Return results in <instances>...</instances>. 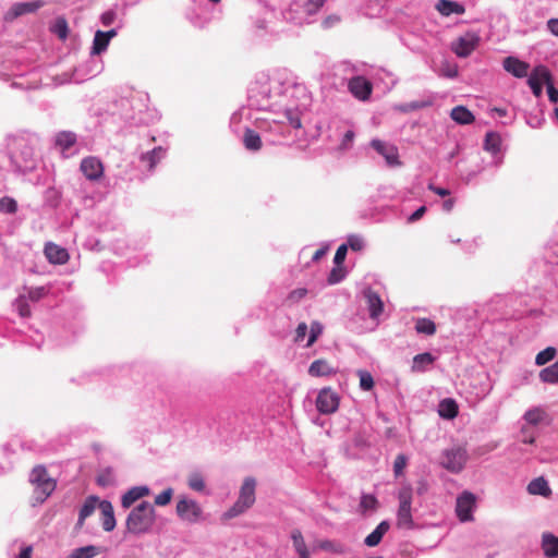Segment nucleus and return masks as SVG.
Returning <instances> with one entry per match:
<instances>
[{
	"mask_svg": "<svg viewBox=\"0 0 558 558\" xmlns=\"http://www.w3.org/2000/svg\"><path fill=\"white\" fill-rule=\"evenodd\" d=\"M247 102L264 112L255 122L268 135L266 140L281 144L291 129L301 128V116L312 106V94L290 71L281 69L271 75L259 74L248 88Z\"/></svg>",
	"mask_w": 558,
	"mask_h": 558,
	"instance_id": "obj_1",
	"label": "nucleus"
},
{
	"mask_svg": "<svg viewBox=\"0 0 558 558\" xmlns=\"http://www.w3.org/2000/svg\"><path fill=\"white\" fill-rule=\"evenodd\" d=\"M37 138L31 135H15L8 143L9 157L13 170L17 173H27L36 169L37 156L35 153Z\"/></svg>",
	"mask_w": 558,
	"mask_h": 558,
	"instance_id": "obj_2",
	"label": "nucleus"
},
{
	"mask_svg": "<svg viewBox=\"0 0 558 558\" xmlns=\"http://www.w3.org/2000/svg\"><path fill=\"white\" fill-rule=\"evenodd\" d=\"M326 0H293L282 12L283 19L294 25L311 24Z\"/></svg>",
	"mask_w": 558,
	"mask_h": 558,
	"instance_id": "obj_3",
	"label": "nucleus"
},
{
	"mask_svg": "<svg viewBox=\"0 0 558 558\" xmlns=\"http://www.w3.org/2000/svg\"><path fill=\"white\" fill-rule=\"evenodd\" d=\"M156 521V511L151 504L142 501L133 508L126 518L128 532L134 535L148 533Z\"/></svg>",
	"mask_w": 558,
	"mask_h": 558,
	"instance_id": "obj_4",
	"label": "nucleus"
},
{
	"mask_svg": "<svg viewBox=\"0 0 558 558\" xmlns=\"http://www.w3.org/2000/svg\"><path fill=\"white\" fill-rule=\"evenodd\" d=\"M175 513L182 522L191 525L201 524L207 519L202 505L187 495L178 497Z\"/></svg>",
	"mask_w": 558,
	"mask_h": 558,
	"instance_id": "obj_5",
	"label": "nucleus"
},
{
	"mask_svg": "<svg viewBox=\"0 0 558 558\" xmlns=\"http://www.w3.org/2000/svg\"><path fill=\"white\" fill-rule=\"evenodd\" d=\"M413 489L404 485L398 493L399 507L397 511V525L400 529L411 530L414 526L412 517Z\"/></svg>",
	"mask_w": 558,
	"mask_h": 558,
	"instance_id": "obj_6",
	"label": "nucleus"
},
{
	"mask_svg": "<svg viewBox=\"0 0 558 558\" xmlns=\"http://www.w3.org/2000/svg\"><path fill=\"white\" fill-rule=\"evenodd\" d=\"M469 460V453L463 446H452L442 450L440 454V465L450 473H460Z\"/></svg>",
	"mask_w": 558,
	"mask_h": 558,
	"instance_id": "obj_7",
	"label": "nucleus"
},
{
	"mask_svg": "<svg viewBox=\"0 0 558 558\" xmlns=\"http://www.w3.org/2000/svg\"><path fill=\"white\" fill-rule=\"evenodd\" d=\"M29 481L36 486L35 498L39 502H44L56 489V482L48 476L47 470L43 465L33 469Z\"/></svg>",
	"mask_w": 558,
	"mask_h": 558,
	"instance_id": "obj_8",
	"label": "nucleus"
},
{
	"mask_svg": "<svg viewBox=\"0 0 558 558\" xmlns=\"http://www.w3.org/2000/svg\"><path fill=\"white\" fill-rule=\"evenodd\" d=\"M11 81V87L13 88H21V89H35L38 88L41 85H48V83H44L43 77L40 75V72L36 69L27 72V73H0V77L3 81Z\"/></svg>",
	"mask_w": 558,
	"mask_h": 558,
	"instance_id": "obj_9",
	"label": "nucleus"
},
{
	"mask_svg": "<svg viewBox=\"0 0 558 558\" xmlns=\"http://www.w3.org/2000/svg\"><path fill=\"white\" fill-rule=\"evenodd\" d=\"M147 96L143 94H136L130 99L123 100V106H129L132 109V113H126L125 119L134 125L144 124L149 121V113L147 111Z\"/></svg>",
	"mask_w": 558,
	"mask_h": 558,
	"instance_id": "obj_10",
	"label": "nucleus"
},
{
	"mask_svg": "<svg viewBox=\"0 0 558 558\" xmlns=\"http://www.w3.org/2000/svg\"><path fill=\"white\" fill-rule=\"evenodd\" d=\"M340 404L339 395L329 387L323 388L316 398L317 411L322 414L335 413Z\"/></svg>",
	"mask_w": 558,
	"mask_h": 558,
	"instance_id": "obj_11",
	"label": "nucleus"
},
{
	"mask_svg": "<svg viewBox=\"0 0 558 558\" xmlns=\"http://www.w3.org/2000/svg\"><path fill=\"white\" fill-rule=\"evenodd\" d=\"M475 502L476 497L471 492L464 490L458 496L456 501V513L461 522H470L473 520Z\"/></svg>",
	"mask_w": 558,
	"mask_h": 558,
	"instance_id": "obj_12",
	"label": "nucleus"
},
{
	"mask_svg": "<svg viewBox=\"0 0 558 558\" xmlns=\"http://www.w3.org/2000/svg\"><path fill=\"white\" fill-rule=\"evenodd\" d=\"M478 43L480 36L468 32L452 44L451 49L459 58H466L476 49Z\"/></svg>",
	"mask_w": 558,
	"mask_h": 558,
	"instance_id": "obj_13",
	"label": "nucleus"
},
{
	"mask_svg": "<svg viewBox=\"0 0 558 558\" xmlns=\"http://www.w3.org/2000/svg\"><path fill=\"white\" fill-rule=\"evenodd\" d=\"M166 157V149L161 146L154 147L151 150L142 153L140 155L138 168L141 171L146 172L147 175L151 174L156 166Z\"/></svg>",
	"mask_w": 558,
	"mask_h": 558,
	"instance_id": "obj_14",
	"label": "nucleus"
},
{
	"mask_svg": "<svg viewBox=\"0 0 558 558\" xmlns=\"http://www.w3.org/2000/svg\"><path fill=\"white\" fill-rule=\"evenodd\" d=\"M80 169L84 177L89 181H98L104 175V165L95 156H88L82 159Z\"/></svg>",
	"mask_w": 558,
	"mask_h": 558,
	"instance_id": "obj_15",
	"label": "nucleus"
},
{
	"mask_svg": "<svg viewBox=\"0 0 558 558\" xmlns=\"http://www.w3.org/2000/svg\"><path fill=\"white\" fill-rule=\"evenodd\" d=\"M369 318L378 320L384 312V302L380 295L372 288H365L362 292Z\"/></svg>",
	"mask_w": 558,
	"mask_h": 558,
	"instance_id": "obj_16",
	"label": "nucleus"
},
{
	"mask_svg": "<svg viewBox=\"0 0 558 558\" xmlns=\"http://www.w3.org/2000/svg\"><path fill=\"white\" fill-rule=\"evenodd\" d=\"M550 81V73L547 68L539 65L536 66L527 78V84L531 87L535 97H541L543 93V84Z\"/></svg>",
	"mask_w": 558,
	"mask_h": 558,
	"instance_id": "obj_17",
	"label": "nucleus"
},
{
	"mask_svg": "<svg viewBox=\"0 0 558 558\" xmlns=\"http://www.w3.org/2000/svg\"><path fill=\"white\" fill-rule=\"evenodd\" d=\"M348 88L350 93L360 100H366L372 94V84L364 76H354L349 80Z\"/></svg>",
	"mask_w": 558,
	"mask_h": 558,
	"instance_id": "obj_18",
	"label": "nucleus"
},
{
	"mask_svg": "<svg viewBox=\"0 0 558 558\" xmlns=\"http://www.w3.org/2000/svg\"><path fill=\"white\" fill-rule=\"evenodd\" d=\"M371 146L379 154L381 155L387 165L389 166H399V155L398 149L396 146L388 144L384 141H380L378 138H375L371 142Z\"/></svg>",
	"mask_w": 558,
	"mask_h": 558,
	"instance_id": "obj_19",
	"label": "nucleus"
},
{
	"mask_svg": "<svg viewBox=\"0 0 558 558\" xmlns=\"http://www.w3.org/2000/svg\"><path fill=\"white\" fill-rule=\"evenodd\" d=\"M41 7H43L41 1L17 2V3L12 4V7L5 12L3 19L7 22H11L19 16L35 12L36 10H38Z\"/></svg>",
	"mask_w": 558,
	"mask_h": 558,
	"instance_id": "obj_20",
	"label": "nucleus"
},
{
	"mask_svg": "<svg viewBox=\"0 0 558 558\" xmlns=\"http://www.w3.org/2000/svg\"><path fill=\"white\" fill-rule=\"evenodd\" d=\"M255 489H256V481L254 477H245L240 492L239 497L236 501H239L241 505L250 509L254 502H255Z\"/></svg>",
	"mask_w": 558,
	"mask_h": 558,
	"instance_id": "obj_21",
	"label": "nucleus"
},
{
	"mask_svg": "<svg viewBox=\"0 0 558 558\" xmlns=\"http://www.w3.org/2000/svg\"><path fill=\"white\" fill-rule=\"evenodd\" d=\"M100 501L101 500L95 495H90L84 500V504L78 510V518L75 524L76 530L83 527L85 520L89 518L97 508H99Z\"/></svg>",
	"mask_w": 558,
	"mask_h": 558,
	"instance_id": "obj_22",
	"label": "nucleus"
},
{
	"mask_svg": "<svg viewBox=\"0 0 558 558\" xmlns=\"http://www.w3.org/2000/svg\"><path fill=\"white\" fill-rule=\"evenodd\" d=\"M150 489L146 485L133 486L128 489L121 497V506L124 509H129L134 502L143 497L148 496Z\"/></svg>",
	"mask_w": 558,
	"mask_h": 558,
	"instance_id": "obj_23",
	"label": "nucleus"
},
{
	"mask_svg": "<svg viewBox=\"0 0 558 558\" xmlns=\"http://www.w3.org/2000/svg\"><path fill=\"white\" fill-rule=\"evenodd\" d=\"M44 253L51 264L62 265L65 264L69 259L68 251L51 242L45 245Z\"/></svg>",
	"mask_w": 558,
	"mask_h": 558,
	"instance_id": "obj_24",
	"label": "nucleus"
},
{
	"mask_svg": "<svg viewBox=\"0 0 558 558\" xmlns=\"http://www.w3.org/2000/svg\"><path fill=\"white\" fill-rule=\"evenodd\" d=\"M99 510L101 513V526L106 532L114 530L117 521L114 518V511L112 504L109 500H101L99 504Z\"/></svg>",
	"mask_w": 558,
	"mask_h": 558,
	"instance_id": "obj_25",
	"label": "nucleus"
},
{
	"mask_svg": "<svg viewBox=\"0 0 558 558\" xmlns=\"http://www.w3.org/2000/svg\"><path fill=\"white\" fill-rule=\"evenodd\" d=\"M502 64L504 69L515 77L522 78L529 73L530 65L515 57H507Z\"/></svg>",
	"mask_w": 558,
	"mask_h": 558,
	"instance_id": "obj_26",
	"label": "nucleus"
},
{
	"mask_svg": "<svg viewBox=\"0 0 558 558\" xmlns=\"http://www.w3.org/2000/svg\"><path fill=\"white\" fill-rule=\"evenodd\" d=\"M77 136L72 131H61L54 135V145L60 151L68 156L66 153L76 144Z\"/></svg>",
	"mask_w": 558,
	"mask_h": 558,
	"instance_id": "obj_27",
	"label": "nucleus"
},
{
	"mask_svg": "<svg viewBox=\"0 0 558 558\" xmlns=\"http://www.w3.org/2000/svg\"><path fill=\"white\" fill-rule=\"evenodd\" d=\"M530 495L549 498L553 494L548 481L544 476L533 478L526 486Z\"/></svg>",
	"mask_w": 558,
	"mask_h": 558,
	"instance_id": "obj_28",
	"label": "nucleus"
},
{
	"mask_svg": "<svg viewBox=\"0 0 558 558\" xmlns=\"http://www.w3.org/2000/svg\"><path fill=\"white\" fill-rule=\"evenodd\" d=\"M542 550L547 558H558V536L544 532L541 541Z\"/></svg>",
	"mask_w": 558,
	"mask_h": 558,
	"instance_id": "obj_29",
	"label": "nucleus"
},
{
	"mask_svg": "<svg viewBox=\"0 0 558 558\" xmlns=\"http://www.w3.org/2000/svg\"><path fill=\"white\" fill-rule=\"evenodd\" d=\"M435 8L442 16L462 15L465 13L464 5L452 0H438Z\"/></svg>",
	"mask_w": 558,
	"mask_h": 558,
	"instance_id": "obj_30",
	"label": "nucleus"
},
{
	"mask_svg": "<svg viewBox=\"0 0 558 558\" xmlns=\"http://www.w3.org/2000/svg\"><path fill=\"white\" fill-rule=\"evenodd\" d=\"M524 424L536 427L548 418V414L542 407H533L523 414Z\"/></svg>",
	"mask_w": 558,
	"mask_h": 558,
	"instance_id": "obj_31",
	"label": "nucleus"
},
{
	"mask_svg": "<svg viewBox=\"0 0 558 558\" xmlns=\"http://www.w3.org/2000/svg\"><path fill=\"white\" fill-rule=\"evenodd\" d=\"M308 374L313 377H325L336 374V369L326 360L319 359L312 362Z\"/></svg>",
	"mask_w": 558,
	"mask_h": 558,
	"instance_id": "obj_32",
	"label": "nucleus"
},
{
	"mask_svg": "<svg viewBox=\"0 0 558 558\" xmlns=\"http://www.w3.org/2000/svg\"><path fill=\"white\" fill-rule=\"evenodd\" d=\"M389 527H390V524L388 521H386V520L381 521L375 527V530L365 537L364 544L368 547L377 546L381 542L383 536L388 532Z\"/></svg>",
	"mask_w": 558,
	"mask_h": 558,
	"instance_id": "obj_33",
	"label": "nucleus"
},
{
	"mask_svg": "<svg viewBox=\"0 0 558 558\" xmlns=\"http://www.w3.org/2000/svg\"><path fill=\"white\" fill-rule=\"evenodd\" d=\"M459 413V408L456 400L446 398L438 404V414L446 420H453Z\"/></svg>",
	"mask_w": 558,
	"mask_h": 558,
	"instance_id": "obj_34",
	"label": "nucleus"
},
{
	"mask_svg": "<svg viewBox=\"0 0 558 558\" xmlns=\"http://www.w3.org/2000/svg\"><path fill=\"white\" fill-rule=\"evenodd\" d=\"M242 142L244 147L250 151H258L262 148L260 135L247 126H245Z\"/></svg>",
	"mask_w": 558,
	"mask_h": 558,
	"instance_id": "obj_35",
	"label": "nucleus"
},
{
	"mask_svg": "<svg viewBox=\"0 0 558 558\" xmlns=\"http://www.w3.org/2000/svg\"><path fill=\"white\" fill-rule=\"evenodd\" d=\"M291 539L293 543L294 550L298 554V558H311V554L304 542V537L300 530L294 529L291 531Z\"/></svg>",
	"mask_w": 558,
	"mask_h": 558,
	"instance_id": "obj_36",
	"label": "nucleus"
},
{
	"mask_svg": "<svg viewBox=\"0 0 558 558\" xmlns=\"http://www.w3.org/2000/svg\"><path fill=\"white\" fill-rule=\"evenodd\" d=\"M451 119L458 124L466 125L474 121V114L464 106H457L450 112Z\"/></svg>",
	"mask_w": 558,
	"mask_h": 558,
	"instance_id": "obj_37",
	"label": "nucleus"
},
{
	"mask_svg": "<svg viewBox=\"0 0 558 558\" xmlns=\"http://www.w3.org/2000/svg\"><path fill=\"white\" fill-rule=\"evenodd\" d=\"M187 486L193 492L204 493L206 488V483L203 473L197 470L192 471L187 475Z\"/></svg>",
	"mask_w": 558,
	"mask_h": 558,
	"instance_id": "obj_38",
	"label": "nucleus"
},
{
	"mask_svg": "<svg viewBox=\"0 0 558 558\" xmlns=\"http://www.w3.org/2000/svg\"><path fill=\"white\" fill-rule=\"evenodd\" d=\"M109 41L105 37L104 31H96L93 39V45L90 49L92 56H99L105 52L109 46Z\"/></svg>",
	"mask_w": 558,
	"mask_h": 558,
	"instance_id": "obj_39",
	"label": "nucleus"
},
{
	"mask_svg": "<svg viewBox=\"0 0 558 558\" xmlns=\"http://www.w3.org/2000/svg\"><path fill=\"white\" fill-rule=\"evenodd\" d=\"M434 361L435 357L429 352L416 354L413 357L412 369L415 372H424L429 365L434 363Z\"/></svg>",
	"mask_w": 558,
	"mask_h": 558,
	"instance_id": "obj_40",
	"label": "nucleus"
},
{
	"mask_svg": "<svg viewBox=\"0 0 558 558\" xmlns=\"http://www.w3.org/2000/svg\"><path fill=\"white\" fill-rule=\"evenodd\" d=\"M100 553V549L94 545H87L74 548L66 558H94Z\"/></svg>",
	"mask_w": 558,
	"mask_h": 558,
	"instance_id": "obj_41",
	"label": "nucleus"
},
{
	"mask_svg": "<svg viewBox=\"0 0 558 558\" xmlns=\"http://www.w3.org/2000/svg\"><path fill=\"white\" fill-rule=\"evenodd\" d=\"M539 379L546 384H558V361L539 372Z\"/></svg>",
	"mask_w": 558,
	"mask_h": 558,
	"instance_id": "obj_42",
	"label": "nucleus"
},
{
	"mask_svg": "<svg viewBox=\"0 0 558 558\" xmlns=\"http://www.w3.org/2000/svg\"><path fill=\"white\" fill-rule=\"evenodd\" d=\"M501 146V138L498 133L495 132H488L485 135L484 140V149L492 153L497 154L500 150Z\"/></svg>",
	"mask_w": 558,
	"mask_h": 558,
	"instance_id": "obj_43",
	"label": "nucleus"
},
{
	"mask_svg": "<svg viewBox=\"0 0 558 558\" xmlns=\"http://www.w3.org/2000/svg\"><path fill=\"white\" fill-rule=\"evenodd\" d=\"M28 302L29 301L25 294H20L13 303V307L21 318H27L31 316V306Z\"/></svg>",
	"mask_w": 558,
	"mask_h": 558,
	"instance_id": "obj_44",
	"label": "nucleus"
},
{
	"mask_svg": "<svg viewBox=\"0 0 558 558\" xmlns=\"http://www.w3.org/2000/svg\"><path fill=\"white\" fill-rule=\"evenodd\" d=\"M415 330L418 333L432 336L436 332V325L429 318H417L415 320Z\"/></svg>",
	"mask_w": 558,
	"mask_h": 558,
	"instance_id": "obj_45",
	"label": "nucleus"
},
{
	"mask_svg": "<svg viewBox=\"0 0 558 558\" xmlns=\"http://www.w3.org/2000/svg\"><path fill=\"white\" fill-rule=\"evenodd\" d=\"M49 292V288L40 286V287H29L24 289V293L28 301L37 302L46 296Z\"/></svg>",
	"mask_w": 558,
	"mask_h": 558,
	"instance_id": "obj_46",
	"label": "nucleus"
},
{
	"mask_svg": "<svg viewBox=\"0 0 558 558\" xmlns=\"http://www.w3.org/2000/svg\"><path fill=\"white\" fill-rule=\"evenodd\" d=\"M557 354V350L554 347H547L543 351L538 352L535 357V364L538 366L545 365L553 361Z\"/></svg>",
	"mask_w": 558,
	"mask_h": 558,
	"instance_id": "obj_47",
	"label": "nucleus"
},
{
	"mask_svg": "<svg viewBox=\"0 0 558 558\" xmlns=\"http://www.w3.org/2000/svg\"><path fill=\"white\" fill-rule=\"evenodd\" d=\"M356 375L360 379V388L364 391H368L373 389L374 387V378L372 374L368 371L365 369H359L356 372Z\"/></svg>",
	"mask_w": 558,
	"mask_h": 558,
	"instance_id": "obj_48",
	"label": "nucleus"
},
{
	"mask_svg": "<svg viewBox=\"0 0 558 558\" xmlns=\"http://www.w3.org/2000/svg\"><path fill=\"white\" fill-rule=\"evenodd\" d=\"M323 330H324V327L319 322H317V320L312 322L311 327H310V335H308L305 347L306 348L312 347L315 343V341L318 339V337L323 333Z\"/></svg>",
	"mask_w": 558,
	"mask_h": 558,
	"instance_id": "obj_49",
	"label": "nucleus"
},
{
	"mask_svg": "<svg viewBox=\"0 0 558 558\" xmlns=\"http://www.w3.org/2000/svg\"><path fill=\"white\" fill-rule=\"evenodd\" d=\"M521 441L526 445H533L536 439V433L533 426L523 424L520 430Z\"/></svg>",
	"mask_w": 558,
	"mask_h": 558,
	"instance_id": "obj_50",
	"label": "nucleus"
},
{
	"mask_svg": "<svg viewBox=\"0 0 558 558\" xmlns=\"http://www.w3.org/2000/svg\"><path fill=\"white\" fill-rule=\"evenodd\" d=\"M247 510L246 507L241 505L239 501H235L233 506H231L227 511H225L221 515V519L227 521L231 520L233 518L239 517L240 514L244 513Z\"/></svg>",
	"mask_w": 558,
	"mask_h": 558,
	"instance_id": "obj_51",
	"label": "nucleus"
},
{
	"mask_svg": "<svg viewBox=\"0 0 558 558\" xmlns=\"http://www.w3.org/2000/svg\"><path fill=\"white\" fill-rule=\"evenodd\" d=\"M17 210V203L14 198L3 196L0 198V213L15 214Z\"/></svg>",
	"mask_w": 558,
	"mask_h": 558,
	"instance_id": "obj_52",
	"label": "nucleus"
},
{
	"mask_svg": "<svg viewBox=\"0 0 558 558\" xmlns=\"http://www.w3.org/2000/svg\"><path fill=\"white\" fill-rule=\"evenodd\" d=\"M348 248L350 247L352 251L360 252L365 247L364 238L360 234H350L347 238Z\"/></svg>",
	"mask_w": 558,
	"mask_h": 558,
	"instance_id": "obj_53",
	"label": "nucleus"
},
{
	"mask_svg": "<svg viewBox=\"0 0 558 558\" xmlns=\"http://www.w3.org/2000/svg\"><path fill=\"white\" fill-rule=\"evenodd\" d=\"M51 31L56 34L60 39H65L68 37V23L64 19H57L53 23Z\"/></svg>",
	"mask_w": 558,
	"mask_h": 558,
	"instance_id": "obj_54",
	"label": "nucleus"
},
{
	"mask_svg": "<svg viewBox=\"0 0 558 558\" xmlns=\"http://www.w3.org/2000/svg\"><path fill=\"white\" fill-rule=\"evenodd\" d=\"M114 482V472L111 468L104 469L97 477V483L101 486H109Z\"/></svg>",
	"mask_w": 558,
	"mask_h": 558,
	"instance_id": "obj_55",
	"label": "nucleus"
},
{
	"mask_svg": "<svg viewBox=\"0 0 558 558\" xmlns=\"http://www.w3.org/2000/svg\"><path fill=\"white\" fill-rule=\"evenodd\" d=\"M173 496V489L171 487L166 488L155 497V505L159 507L167 506Z\"/></svg>",
	"mask_w": 558,
	"mask_h": 558,
	"instance_id": "obj_56",
	"label": "nucleus"
},
{
	"mask_svg": "<svg viewBox=\"0 0 558 558\" xmlns=\"http://www.w3.org/2000/svg\"><path fill=\"white\" fill-rule=\"evenodd\" d=\"M408 458L400 453L396 457L393 462V473L396 477L402 475L404 468L407 466Z\"/></svg>",
	"mask_w": 558,
	"mask_h": 558,
	"instance_id": "obj_57",
	"label": "nucleus"
},
{
	"mask_svg": "<svg viewBox=\"0 0 558 558\" xmlns=\"http://www.w3.org/2000/svg\"><path fill=\"white\" fill-rule=\"evenodd\" d=\"M117 20V12L114 9H109L101 13L100 15V23L102 26L108 27L112 25Z\"/></svg>",
	"mask_w": 558,
	"mask_h": 558,
	"instance_id": "obj_58",
	"label": "nucleus"
},
{
	"mask_svg": "<svg viewBox=\"0 0 558 558\" xmlns=\"http://www.w3.org/2000/svg\"><path fill=\"white\" fill-rule=\"evenodd\" d=\"M354 137H355V133L352 130H348L342 136L341 143L339 146L340 149H342V150L350 149L352 147Z\"/></svg>",
	"mask_w": 558,
	"mask_h": 558,
	"instance_id": "obj_59",
	"label": "nucleus"
},
{
	"mask_svg": "<svg viewBox=\"0 0 558 558\" xmlns=\"http://www.w3.org/2000/svg\"><path fill=\"white\" fill-rule=\"evenodd\" d=\"M428 105H429V102H426V101H411L409 104L401 105L399 107V109L403 112H409V111L422 109Z\"/></svg>",
	"mask_w": 558,
	"mask_h": 558,
	"instance_id": "obj_60",
	"label": "nucleus"
},
{
	"mask_svg": "<svg viewBox=\"0 0 558 558\" xmlns=\"http://www.w3.org/2000/svg\"><path fill=\"white\" fill-rule=\"evenodd\" d=\"M347 253H348V245L347 244H341L337 248L335 257H333V263H335L336 266L342 265V263L345 259Z\"/></svg>",
	"mask_w": 558,
	"mask_h": 558,
	"instance_id": "obj_61",
	"label": "nucleus"
},
{
	"mask_svg": "<svg viewBox=\"0 0 558 558\" xmlns=\"http://www.w3.org/2000/svg\"><path fill=\"white\" fill-rule=\"evenodd\" d=\"M377 500L373 495H363L361 497L360 506L364 510H371L376 507Z\"/></svg>",
	"mask_w": 558,
	"mask_h": 558,
	"instance_id": "obj_62",
	"label": "nucleus"
},
{
	"mask_svg": "<svg viewBox=\"0 0 558 558\" xmlns=\"http://www.w3.org/2000/svg\"><path fill=\"white\" fill-rule=\"evenodd\" d=\"M439 75L448 78H454L458 76V69L454 65L445 63L440 69Z\"/></svg>",
	"mask_w": 558,
	"mask_h": 558,
	"instance_id": "obj_63",
	"label": "nucleus"
},
{
	"mask_svg": "<svg viewBox=\"0 0 558 558\" xmlns=\"http://www.w3.org/2000/svg\"><path fill=\"white\" fill-rule=\"evenodd\" d=\"M306 294L307 290L305 288H298L289 293L288 301L296 303L301 301Z\"/></svg>",
	"mask_w": 558,
	"mask_h": 558,
	"instance_id": "obj_64",
	"label": "nucleus"
}]
</instances>
